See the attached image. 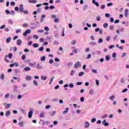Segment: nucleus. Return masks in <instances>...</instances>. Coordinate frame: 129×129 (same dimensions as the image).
<instances>
[{"instance_id": "56", "label": "nucleus", "mask_w": 129, "mask_h": 129, "mask_svg": "<svg viewBox=\"0 0 129 129\" xmlns=\"http://www.w3.org/2000/svg\"><path fill=\"white\" fill-rule=\"evenodd\" d=\"M33 38L37 40L39 38V36L38 35H33Z\"/></svg>"}, {"instance_id": "57", "label": "nucleus", "mask_w": 129, "mask_h": 129, "mask_svg": "<svg viewBox=\"0 0 129 129\" xmlns=\"http://www.w3.org/2000/svg\"><path fill=\"white\" fill-rule=\"evenodd\" d=\"M14 72L15 73H19V70L17 69H15L14 70Z\"/></svg>"}, {"instance_id": "16", "label": "nucleus", "mask_w": 129, "mask_h": 129, "mask_svg": "<svg viewBox=\"0 0 129 129\" xmlns=\"http://www.w3.org/2000/svg\"><path fill=\"white\" fill-rule=\"evenodd\" d=\"M85 127L87 128L89 127V122L88 121H86L85 125Z\"/></svg>"}, {"instance_id": "32", "label": "nucleus", "mask_w": 129, "mask_h": 129, "mask_svg": "<svg viewBox=\"0 0 129 129\" xmlns=\"http://www.w3.org/2000/svg\"><path fill=\"white\" fill-rule=\"evenodd\" d=\"M40 121H41L42 123V125H45V120H43L42 119H40Z\"/></svg>"}, {"instance_id": "7", "label": "nucleus", "mask_w": 129, "mask_h": 129, "mask_svg": "<svg viewBox=\"0 0 129 129\" xmlns=\"http://www.w3.org/2000/svg\"><path fill=\"white\" fill-rule=\"evenodd\" d=\"M17 45L18 46H21L22 45V39H18L17 40Z\"/></svg>"}, {"instance_id": "24", "label": "nucleus", "mask_w": 129, "mask_h": 129, "mask_svg": "<svg viewBox=\"0 0 129 129\" xmlns=\"http://www.w3.org/2000/svg\"><path fill=\"white\" fill-rule=\"evenodd\" d=\"M33 47L34 48H38L39 47V44H38L37 43H34L33 44Z\"/></svg>"}, {"instance_id": "31", "label": "nucleus", "mask_w": 129, "mask_h": 129, "mask_svg": "<svg viewBox=\"0 0 129 129\" xmlns=\"http://www.w3.org/2000/svg\"><path fill=\"white\" fill-rule=\"evenodd\" d=\"M106 60L107 61H109V60H110V56L109 55H106Z\"/></svg>"}, {"instance_id": "60", "label": "nucleus", "mask_w": 129, "mask_h": 129, "mask_svg": "<svg viewBox=\"0 0 129 129\" xmlns=\"http://www.w3.org/2000/svg\"><path fill=\"white\" fill-rule=\"evenodd\" d=\"M23 27H24V28H27V27H28V24L27 23H25L23 25Z\"/></svg>"}, {"instance_id": "18", "label": "nucleus", "mask_w": 129, "mask_h": 129, "mask_svg": "<svg viewBox=\"0 0 129 129\" xmlns=\"http://www.w3.org/2000/svg\"><path fill=\"white\" fill-rule=\"evenodd\" d=\"M78 75L80 77H81V76H83V75H84V72H81L79 73Z\"/></svg>"}, {"instance_id": "15", "label": "nucleus", "mask_w": 129, "mask_h": 129, "mask_svg": "<svg viewBox=\"0 0 129 129\" xmlns=\"http://www.w3.org/2000/svg\"><path fill=\"white\" fill-rule=\"evenodd\" d=\"M19 125L23 127V126H24V121L19 122Z\"/></svg>"}, {"instance_id": "30", "label": "nucleus", "mask_w": 129, "mask_h": 129, "mask_svg": "<svg viewBox=\"0 0 129 129\" xmlns=\"http://www.w3.org/2000/svg\"><path fill=\"white\" fill-rule=\"evenodd\" d=\"M17 89H18V86H15L13 91H15L16 92H17L18 91Z\"/></svg>"}, {"instance_id": "6", "label": "nucleus", "mask_w": 129, "mask_h": 129, "mask_svg": "<svg viewBox=\"0 0 129 129\" xmlns=\"http://www.w3.org/2000/svg\"><path fill=\"white\" fill-rule=\"evenodd\" d=\"M10 115H11V111L10 110L7 111L5 113V116L6 117H9V116H10Z\"/></svg>"}, {"instance_id": "36", "label": "nucleus", "mask_w": 129, "mask_h": 129, "mask_svg": "<svg viewBox=\"0 0 129 129\" xmlns=\"http://www.w3.org/2000/svg\"><path fill=\"white\" fill-rule=\"evenodd\" d=\"M92 72H93V73H95V74H97V70H95V69L92 70Z\"/></svg>"}, {"instance_id": "12", "label": "nucleus", "mask_w": 129, "mask_h": 129, "mask_svg": "<svg viewBox=\"0 0 129 129\" xmlns=\"http://www.w3.org/2000/svg\"><path fill=\"white\" fill-rule=\"evenodd\" d=\"M124 15L125 17H127V16L128 15V9L125 10Z\"/></svg>"}, {"instance_id": "48", "label": "nucleus", "mask_w": 129, "mask_h": 129, "mask_svg": "<svg viewBox=\"0 0 129 129\" xmlns=\"http://www.w3.org/2000/svg\"><path fill=\"white\" fill-rule=\"evenodd\" d=\"M51 19H56V15L55 14H53L51 16Z\"/></svg>"}, {"instance_id": "3", "label": "nucleus", "mask_w": 129, "mask_h": 129, "mask_svg": "<svg viewBox=\"0 0 129 129\" xmlns=\"http://www.w3.org/2000/svg\"><path fill=\"white\" fill-rule=\"evenodd\" d=\"M102 124L103 125H104V126H108V125H109V123L106 122V120L105 119L103 120V121L102 122Z\"/></svg>"}, {"instance_id": "2", "label": "nucleus", "mask_w": 129, "mask_h": 129, "mask_svg": "<svg viewBox=\"0 0 129 129\" xmlns=\"http://www.w3.org/2000/svg\"><path fill=\"white\" fill-rule=\"evenodd\" d=\"M74 67L75 68H78L81 67V64H80V61H77L74 65Z\"/></svg>"}, {"instance_id": "62", "label": "nucleus", "mask_w": 129, "mask_h": 129, "mask_svg": "<svg viewBox=\"0 0 129 129\" xmlns=\"http://www.w3.org/2000/svg\"><path fill=\"white\" fill-rule=\"evenodd\" d=\"M96 20H97V21H98V22H100V17L97 16V17H96Z\"/></svg>"}, {"instance_id": "52", "label": "nucleus", "mask_w": 129, "mask_h": 129, "mask_svg": "<svg viewBox=\"0 0 129 129\" xmlns=\"http://www.w3.org/2000/svg\"><path fill=\"white\" fill-rule=\"evenodd\" d=\"M116 57V53L114 52L112 54V57L113 58H115Z\"/></svg>"}, {"instance_id": "54", "label": "nucleus", "mask_w": 129, "mask_h": 129, "mask_svg": "<svg viewBox=\"0 0 129 129\" xmlns=\"http://www.w3.org/2000/svg\"><path fill=\"white\" fill-rule=\"evenodd\" d=\"M25 59H26V55L23 54V55L22 56V60H25Z\"/></svg>"}, {"instance_id": "10", "label": "nucleus", "mask_w": 129, "mask_h": 129, "mask_svg": "<svg viewBox=\"0 0 129 129\" xmlns=\"http://www.w3.org/2000/svg\"><path fill=\"white\" fill-rule=\"evenodd\" d=\"M28 2L30 4H36L37 3V1H36V0H29Z\"/></svg>"}, {"instance_id": "17", "label": "nucleus", "mask_w": 129, "mask_h": 129, "mask_svg": "<svg viewBox=\"0 0 129 129\" xmlns=\"http://www.w3.org/2000/svg\"><path fill=\"white\" fill-rule=\"evenodd\" d=\"M26 80L30 81L31 79H32V77L30 76H27L26 77Z\"/></svg>"}, {"instance_id": "37", "label": "nucleus", "mask_w": 129, "mask_h": 129, "mask_svg": "<svg viewBox=\"0 0 129 129\" xmlns=\"http://www.w3.org/2000/svg\"><path fill=\"white\" fill-rule=\"evenodd\" d=\"M69 87L70 88H73V87H74V84L73 83H71L69 84Z\"/></svg>"}, {"instance_id": "33", "label": "nucleus", "mask_w": 129, "mask_h": 129, "mask_svg": "<svg viewBox=\"0 0 129 129\" xmlns=\"http://www.w3.org/2000/svg\"><path fill=\"white\" fill-rule=\"evenodd\" d=\"M89 93L90 95H92V94H93L94 93V92L93 91V90H90Z\"/></svg>"}, {"instance_id": "14", "label": "nucleus", "mask_w": 129, "mask_h": 129, "mask_svg": "<svg viewBox=\"0 0 129 129\" xmlns=\"http://www.w3.org/2000/svg\"><path fill=\"white\" fill-rule=\"evenodd\" d=\"M115 96H114V95H112L111 96H110L109 97V99H110V100H111V101H113V100L114 99Z\"/></svg>"}, {"instance_id": "22", "label": "nucleus", "mask_w": 129, "mask_h": 129, "mask_svg": "<svg viewBox=\"0 0 129 129\" xmlns=\"http://www.w3.org/2000/svg\"><path fill=\"white\" fill-rule=\"evenodd\" d=\"M41 61H45L46 60V56H43L40 58Z\"/></svg>"}, {"instance_id": "63", "label": "nucleus", "mask_w": 129, "mask_h": 129, "mask_svg": "<svg viewBox=\"0 0 129 129\" xmlns=\"http://www.w3.org/2000/svg\"><path fill=\"white\" fill-rule=\"evenodd\" d=\"M60 87V86L58 85H57L56 86H55V87H54V89H58V88Z\"/></svg>"}, {"instance_id": "39", "label": "nucleus", "mask_w": 129, "mask_h": 129, "mask_svg": "<svg viewBox=\"0 0 129 129\" xmlns=\"http://www.w3.org/2000/svg\"><path fill=\"white\" fill-rule=\"evenodd\" d=\"M75 44H76V40H73L71 42V44L72 45H75Z\"/></svg>"}, {"instance_id": "50", "label": "nucleus", "mask_w": 129, "mask_h": 129, "mask_svg": "<svg viewBox=\"0 0 129 129\" xmlns=\"http://www.w3.org/2000/svg\"><path fill=\"white\" fill-rule=\"evenodd\" d=\"M114 47H115L114 45H110L109 46V49H112V48H114Z\"/></svg>"}, {"instance_id": "8", "label": "nucleus", "mask_w": 129, "mask_h": 129, "mask_svg": "<svg viewBox=\"0 0 129 129\" xmlns=\"http://www.w3.org/2000/svg\"><path fill=\"white\" fill-rule=\"evenodd\" d=\"M96 0H92V3L96 6V7H99V4L96 2Z\"/></svg>"}, {"instance_id": "49", "label": "nucleus", "mask_w": 129, "mask_h": 129, "mask_svg": "<svg viewBox=\"0 0 129 129\" xmlns=\"http://www.w3.org/2000/svg\"><path fill=\"white\" fill-rule=\"evenodd\" d=\"M23 13L24 14V15H28L29 14V11H25L23 12Z\"/></svg>"}, {"instance_id": "29", "label": "nucleus", "mask_w": 129, "mask_h": 129, "mask_svg": "<svg viewBox=\"0 0 129 129\" xmlns=\"http://www.w3.org/2000/svg\"><path fill=\"white\" fill-rule=\"evenodd\" d=\"M120 82L121 83H124V78H122L120 80Z\"/></svg>"}, {"instance_id": "34", "label": "nucleus", "mask_w": 129, "mask_h": 129, "mask_svg": "<svg viewBox=\"0 0 129 129\" xmlns=\"http://www.w3.org/2000/svg\"><path fill=\"white\" fill-rule=\"evenodd\" d=\"M49 64H53V63H54V60L53 59H50L49 60Z\"/></svg>"}, {"instance_id": "58", "label": "nucleus", "mask_w": 129, "mask_h": 129, "mask_svg": "<svg viewBox=\"0 0 129 129\" xmlns=\"http://www.w3.org/2000/svg\"><path fill=\"white\" fill-rule=\"evenodd\" d=\"M76 85H82V82H79L76 83Z\"/></svg>"}, {"instance_id": "1", "label": "nucleus", "mask_w": 129, "mask_h": 129, "mask_svg": "<svg viewBox=\"0 0 129 129\" xmlns=\"http://www.w3.org/2000/svg\"><path fill=\"white\" fill-rule=\"evenodd\" d=\"M37 70H40V69H43V66L40 65V63H38L34 67Z\"/></svg>"}, {"instance_id": "26", "label": "nucleus", "mask_w": 129, "mask_h": 129, "mask_svg": "<svg viewBox=\"0 0 129 129\" xmlns=\"http://www.w3.org/2000/svg\"><path fill=\"white\" fill-rule=\"evenodd\" d=\"M103 42V39H102V38H99L98 39V43H99V44H100L101 43H102Z\"/></svg>"}, {"instance_id": "46", "label": "nucleus", "mask_w": 129, "mask_h": 129, "mask_svg": "<svg viewBox=\"0 0 129 129\" xmlns=\"http://www.w3.org/2000/svg\"><path fill=\"white\" fill-rule=\"evenodd\" d=\"M96 121V118H93L91 119V122H95Z\"/></svg>"}, {"instance_id": "45", "label": "nucleus", "mask_w": 129, "mask_h": 129, "mask_svg": "<svg viewBox=\"0 0 129 129\" xmlns=\"http://www.w3.org/2000/svg\"><path fill=\"white\" fill-rule=\"evenodd\" d=\"M54 23H58V22H59V19H58V18H55V19L54 20Z\"/></svg>"}, {"instance_id": "9", "label": "nucleus", "mask_w": 129, "mask_h": 129, "mask_svg": "<svg viewBox=\"0 0 129 129\" xmlns=\"http://www.w3.org/2000/svg\"><path fill=\"white\" fill-rule=\"evenodd\" d=\"M9 57V59H12V57H13V53H10L8 55H6L5 58H8Z\"/></svg>"}, {"instance_id": "51", "label": "nucleus", "mask_w": 129, "mask_h": 129, "mask_svg": "<svg viewBox=\"0 0 129 129\" xmlns=\"http://www.w3.org/2000/svg\"><path fill=\"white\" fill-rule=\"evenodd\" d=\"M53 44L54 45H59V42L57 41H54Z\"/></svg>"}, {"instance_id": "25", "label": "nucleus", "mask_w": 129, "mask_h": 129, "mask_svg": "<svg viewBox=\"0 0 129 129\" xmlns=\"http://www.w3.org/2000/svg\"><path fill=\"white\" fill-rule=\"evenodd\" d=\"M1 79L4 80L5 79V74H2L1 76Z\"/></svg>"}, {"instance_id": "47", "label": "nucleus", "mask_w": 129, "mask_h": 129, "mask_svg": "<svg viewBox=\"0 0 129 129\" xmlns=\"http://www.w3.org/2000/svg\"><path fill=\"white\" fill-rule=\"evenodd\" d=\"M54 61H55V62H60V59H59L58 57H56L54 58Z\"/></svg>"}, {"instance_id": "23", "label": "nucleus", "mask_w": 129, "mask_h": 129, "mask_svg": "<svg viewBox=\"0 0 129 129\" xmlns=\"http://www.w3.org/2000/svg\"><path fill=\"white\" fill-rule=\"evenodd\" d=\"M74 74H75V71H74V70H72L71 71V76H73V75H74Z\"/></svg>"}, {"instance_id": "59", "label": "nucleus", "mask_w": 129, "mask_h": 129, "mask_svg": "<svg viewBox=\"0 0 129 129\" xmlns=\"http://www.w3.org/2000/svg\"><path fill=\"white\" fill-rule=\"evenodd\" d=\"M11 6H13L14 7V6H16V3H15L14 2H11Z\"/></svg>"}, {"instance_id": "20", "label": "nucleus", "mask_w": 129, "mask_h": 129, "mask_svg": "<svg viewBox=\"0 0 129 129\" xmlns=\"http://www.w3.org/2000/svg\"><path fill=\"white\" fill-rule=\"evenodd\" d=\"M103 28H104L105 29H106V28H107V27H108V23H104L103 25Z\"/></svg>"}, {"instance_id": "44", "label": "nucleus", "mask_w": 129, "mask_h": 129, "mask_svg": "<svg viewBox=\"0 0 129 129\" xmlns=\"http://www.w3.org/2000/svg\"><path fill=\"white\" fill-rule=\"evenodd\" d=\"M5 12L6 13L7 15H10L11 14V12H10V11L8 10H6Z\"/></svg>"}, {"instance_id": "13", "label": "nucleus", "mask_w": 129, "mask_h": 129, "mask_svg": "<svg viewBox=\"0 0 129 129\" xmlns=\"http://www.w3.org/2000/svg\"><path fill=\"white\" fill-rule=\"evenodd\" d=\"M24 70L26 72L30 71V70H31V68L26 67L24 68Z\"/></svg>"}, {"instance_id": "35", "label": "nucleus", "mask_w": 129, "mask_h": 129, "mask_svg": "<svg viewBox=\"0 0 129 129\" xmlns=\"http://www.w3.org/2000/svg\"><path fill=\"white\" fill-rule=\"evenodd\" d=\"M61 35L59 34V33H56V34L54 35V37L55 38H59Z\"/></svg>"}, {"instance_id": "41", "label": "nucleus", "mask_w": 129, "mask_h": 129, "mask_svg": "<svg viewBox=\"0 0 129 129\" xmlns=\"http://www.w3.org/2000/svg\"><path fill=\"white\" fill-rule=\"evenodd\" d=\"M40 117H44L45 116V114L44 113H41L39 114Z\"/></svg>"}, {"instance_id": "4", "label": "nucleus", "mask_w": 129, "mask_h": 129, "mask_svg": "<svg viewBox=\"0 0 129 129\" xmlns=\"http://www.w3.org/2000/svg\"><path fill=\"white\" fill-rule=\"evenodd\" d=\"M33 112L32 110H30L28 112V117H29V118H32V116L33 115Z\"/></svg>"}, {"instance_id": "21", "label": "nucleus", "mask_w": 129, "mask_h": 129, "mask_svg": "<svg viewBox=\"0 0 129 129\" xmlns=\"http://www.w3.org/2000/svg\"><path fill=\"white\" fill-rule=\"evenodd\" d=\"M68 110H69V108L67 107L66 108V110L63 112V113H68Z\"/></svg>"}, {"instance_id": "19", "label": "nucleus", "mask_w": 129, "mask_h": 129, "mask_svg": "<svg viewBox=\"0 0 129 129\" xmlns=\"http://www.w3.org/2000/svg\"><path fill=\"white\" fill-rule=\"evenodd\" d=\"M90 45H91V46H95V45H96V42L92 41L90 43Z\"/></svg>"}, {"instance_id": "55", "label": "nucleus", "mask_w": 129, "mask_h": 129, "mask_svg": "<svg viewBox=\"0 0 129 129\" xmlns=\"http://www.w3.org/2000/svg\"><path fill=\"white\" fill-rule=\"evenodd\" d=\"M107 42H108L110 40V36H107L106 38Z\"/></svg>"}, {"instance_id": "40", "label": "nucleus", "mask_w": 129, "mask_h": 129, "mask_svg": "<svg viewBox=\"0 0 129 129\" xmlns=\"http://www.w3.org/2000/svg\"><path fill=\"white\" fill-rule=\"evenodd\" d=\"M46 79H47V77H45V76H42L41 77V80H42L45 81V80H46Z\"/></svg>"}, {"instance_id": "38", "label": "nucleus", "mask_w": 129, "mask_h": 129, "mask_svg": "<svg viewBox=\"0 0 129 129\" xmlns=\"http://www.w3.org/2000/svg\"><path fill=\"white\" fill-rule=\"evenodd\" d=\"M55 113H56V112L54 111H53L52 112H50V115L51 116H53L55 115Z\"/></svg>"}, {"instance_id": "64", "label": "nucleus", "mask_w": 129, "mask_h": 129, "mask_svg": "<svg viewBox=\"0 0 129 129\" xmlns=\"http://www.w3.org/2000/svg\"><path fill=\"white\" fill-rule=\"evenodd\" d=\"M10 106H11V104H8L6 106V108H10Z\"/></svg>"}, {"instance_id": "11", "label": "nucleus", "mask_w": 129, "mask_h": 129, "mask_svg": "<svg viewBox=\"0 0 129 129\" xmlns=\"http://www.w3.org/2000/svg\"><path fill=\"white\" fill-rule=\"evenodd\" d=\"M11 41H12V38H11V37H8L6 39V42L7 43V44H9V43H10V42H11Z\"/></svg>"}, {"instance_id": "28", "label": "nucleus", "mask_w": 129, "mask_h": 129, "mask_svg": "<svg viewBox=\"0 0 129 129\" xmlns=\"http://www.w3.org/2000/svg\"><path fill=\"white\" fill-rule=\"evenodd\" d=\"M38 51H40V52H43L44 51V47L42 46L40 48L38 49Z\"/></svg>"}, {"instance_id": "53", "label": "nucleus", "mask_w": 129, "mask_h": 129, "mask_svg": "<svg viewBox=\"0 0 129 129\" xmlns=\"http://www.w3.org/2000/svg\"><path fill=\"white\" fill-rule=\"evenodd\" d=\"M114 23V24H118V23H119V20L117 19V20H115Z\"/></svg>"}, {"instance_id": "61", "label": "nucleus", "mask_w": 129, "mask_h": 129, "mask_svg": "<svg viewBox=\"0 0 129 129\" xmlns=\"http://www.w3.org/2000/svg\"><path fill=\"white\" fill-rule=\"evenodd\" d=\"M126 91H127V89L125 88L122 91V93H124V92H126Z\"/></svg>"}, {"instance_id": "42", "label": "nucleus", "mask_w": 129, "mask_h": 129, "mask_svg": "<svg viewBox=\"0 0 129 129\" xmlns=\"http://www.w3.org/2000/svg\"><path fill=\"white\" fill-rule=\"evenodd\" d=\"M113 29H114L113 25H110L109 26V30H111V31H112V30H113Z\"/></svg>"}, {"instance_id": "5", "label": "nucleus", "mask_w": 129, "mask_h": 129, "mask_svg": "<svg viewBox=\"0 0 129 129\" xmlns=\"http://www.w3.org/2000/svg\"><path fill=\"white\" fill-rule=\"evenodd\" d=\"M19 11L21 13H23L24 12V6L23 5H20Z\"/></svg>"}, {"instance_id": "43", "label": "nucleus", "mask_w": 129, "mask_h": 129, "mask_svg": "<svg viewBox=\"0 0 129 129\" xmlns=\"http://www.w3.org/2000/svg\"><path fill=\"white\" fill-rule=\"evenodd\" d=\"M81 102H84V97H82L80 98Z\"/></svg>"}, {"instance_id": "27", "label": "nucleus", "mask_w": 129, "mask_h": 129, "mask_svg": "<svg viewBox=\"0 0 129 129\" xmlns=\"http://www.w3.org/2000/svg\"><path fill=\"white\" fill-rule=\"evenodd\" d=\"M33 84L35 85V86H38L39 85L38 84V82L36 80L33 81Z\"/></svg>"}]
</instances>
